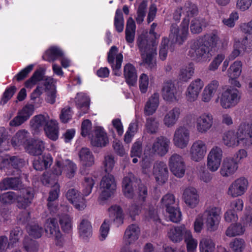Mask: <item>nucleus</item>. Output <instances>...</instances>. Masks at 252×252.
<instances>
[{
    "mask_svg": "<svg viewBox=\"0 0 252 252\" xmlns=\"http://www.w3.org/2000/svg\"><path fill=\"white\" fill-rule=\"evenodd\" d=\"M218 38L217 34L211 33L191 40L188 55L197 62L209 61L212 56L211 52L216 46Z\"/></svg>",
    "mask_w": 252,
    "mask_h": 252,
    "instance_id": "obj_1",
    "label": "nucleus"
},
{
    "mask_svg": "<svg viewBox=\"0 0 252 252\" xmlns=\"http://www.w3.org/2000/svg\"><path fill=\"white\" fill-rule=\"evenodd\" d=\"M244 140L246 146L252 147V122L241 123L237 132L228 130L223 136V143L228 147L238 146Z\"/></svg>",
    "mask_w": 252,
    "mask_h": 252,
    "instance_id": "obj_2",
    "label": "nucleus"
},
{
    "mask_svg": "<svg viewBox=\"0 0 252 252\" xmlns=\"http://www.w3.org/2000/svg\"><path fill=\"white\" fill-rule=\"evenodd\" d=\"M189 19L184 18L180 27L176 23L171 24L169 37L172 42L182 45L186 41L189 35Z\"/></svg>",
    "mask_w": 252,
    "mask_h": 252,
    "instance_id": "obj_3",
    "label": "nucleus"
},
{
    "mask_svg": "<svg viewBox=\"0 0 252 252\" xmlns=\"http://www.w3.org/2000/svg\"><path fill=\"white\" fill-rule=\"evenodd\" d=\"M218 98L220 100V106L224 109H228L235 106L239 102L241 95L239 91L232 87L222 88L219 93Z\"/></svg>",
    "mask_w": 252,
    "mask_h": 252,
    "instance_id": "obj_4",
    "label": "nucleus"
},
{
    "mask_svg": "<svg viewBox=\"0 0 252 252\" xmlns=\"http://www.w3.org/2000/svg\"><path fill=\"white\" fill-rule=\"evenodd\" d=\"M2 164L1 168L7 175L19 176L21 173L20 169L24 165L25 160L17 156H12L3 159Z\"/></svg>",
    "mask_w": 252,
    "mask_h": 252,
    "instance_id": "obj_5",
    "label": "nucleus"
},
{
    "mask_svg": "<svg viewBox=\"0 0 252 252\" xmlns=\"http://www.w3.org/2000/svg\"><path fill=\"white\" fill-rule=\"evenodd\" d=\"M45 231L49 237H54L56 245L62 246L63 245V235L60 230L58 220L56 218H49L45 225Z\"/></svg>",
    "mask_w": 252,
    "mask_h": 252,
    "instance_id": "obj_6",
    "label": "nucleus"
},
{
    "mask_svg": "<svg viewBox=\"0 0 252 252\" xmlns=\"http://www.w3.org/2000/svg\"><path fill=\"white\" fill-rule=\"evenodd\" d=\"M100 186L103 190L99 198L102 200H106L114 193L116 189V183L114 176L109 174L104 176L101 180Z\"/></svg>",
    "mask_w": 252,
    "mask_h": 252,
    "instance_id": "obj_7",
    "label": "nucleus"
},
{
    "mask_svg": "<svg viewBox=\"0 0 252 252\" xmlns=\"http://www.w3.org/2000/svg\"><path fill=\"white\" fill-rule=\"evenodd\" d=\"M221 209L219 207H213L207 209L204 214H206V225L209 231H215L220 223Z\"/></svg>",
    "mask_w": 252,
    "mask_h": 252,
    "instance_id": "obj_8",
    "label": "nucleus"
},
{
    "mask_svg": "<svg viewBox=\"0 0 252 252\" xmlns=\"http://www.w3.org/2000/svg\"><path fill=\"white\" fill-rule=\"evenodd\" d=\"M117 47L113 46L110 49L107 55V62L111 65L113 75L120 76L122 74L121 70L123 61V55L121 53L117 54L116 56L111 55V52L116 50Z\"/></svg>",
    "mask_w": 252,
    "mask_h": 252,
    "instance_id": "obj_9",
    "label": "nucleus"
},
{
    "mask_svg": "<svg viewBox=\"0 0 252 252\" xmlns=\"http://www.w3.org/2000/svg\"><path fill=\"white\" fill-rule=\"evenodd\" d=\"M169 165L171 171L177 177H183L185 172V164L180 155L175 154L169 159Z\"/></svg>",
    "mask_w": 252,
    "mask_h": 252,
    "instance_id": "obj_10",
    "label": "nucleus"
},
{
    "mask_svg": "<svg viewBox=\"0 0 252 252\" xmlns=\"http://www.w3.org/2000/svg\"><path fill=\"white\" fill-rule=\"evenodd\" d=\"M158 41L155 40V38H151L149 35L145 34H141L138 36L136 44L141 54H143L144 52H147L153 48H157Z\"/></svg>",
    "mask_w": 252,
    "mask_h": 252,
    "instance_id": "obj_11",
    "label": "nucleus"
},
{
    "mask_svg": "<svg viewBox=\"0 0 252 252\" xmlns=\"http://www.w3.org/2000/svg\"><path fill=\"white\" fill-rule=\"evenodd\" d=\"M222 152L218 147L213 148L210 152L207 158L208 168L212 171H215L219 168L221 162Z\"/></svg>",
    "mask_w": 252,
    "mask_h": 252,
    "instance_id": "obj_12",
    "label": "nucleus"
},
{
    "mask_svg": "<svg viewBox=\"0 0 252 252\" xmlns=\"http://www.w3.org/2000/svg\"><path fill=\"white\" fill-rule=\"evenodd\" d=\"M248 184V180L245 178L241 177L237 179L230 186L228 194L232 197L241 196L245 192Z\"/></svg>",
    "mask_w": 252,
    "mask_h": 252,
    "instance_id": "obj_13",
    "label": "nucleus"
},
{
    "mask_svg": "<svg viewBox=\"0 0 252 252\" xmlns=\"http://www.w3.org/2000/svg\"><path fill=\"white\" fill-rule=\"evenodd\" d=\"M33 197L34 192L31 188L23 189L20 191V195H16L17 207L19 209H26L31 204Z\"/></svg>",
    "mask_w": 252,
    "mask_h": 252,
    "instance_id": "obj_14",
    "label": "nucleus"
},
{
    "mask_svg": "<svg viewBox=\"0 0 252 252\" xmlns=\"http://www.w3.org/2000/svg\"><path fill=\"white\" fill-rule=\"evenodd\" d=\"M153 174L158 184L165 183L168 179V170L163 161H157L153 168Z\"/></svg>",
    "mask_w": 252,
    "mask_h": 252,
    "instance_id": "obj_15",
    "label": "nucleus"
},
{
    "mask_svg": "<svg viewBox=\"0 0 252 252\" xmlns=\"http://www.w3.org/2000/svg\"><path fill=\"white\" fill-rule=\"evenodd\" d=\"M83 195L74 189H69L66 193L68 200L79 210L84 209L86 206L85 200Z\"/></svg>",
    "mask_w": 252,
    "mask_h": 252,
    "instance_id": "obj_16",
    "label": "nucleus"
},
{
    "mask_svg": "<svg viewBox=\"0 0 252 252\" xmlns=\"http://www.w3.org/2000/svg\"><path fill=\"white\" fill-rule=\"evenodd\" d=\"M206 149V145L204 141L197 140L194 142L190 150L191 158L195 161H199L205 155Z\"/></svg>",
    "mask_w": 252,
    "mask_h": 252,
    "instance_id": "obj_17",
    "label": "nucleus"
},
{
    "mask_svg": "<svg viewBox=\"0 0 252 252\" xmlns=\"http://www.w3.org/2000/svg\"><path fill=\"white\" fill-rule=\"evenodd\" d=\"M189 133L188 129L184 127H180L175 132L174 142L175 145L181 149L184 148L188 144Z\"/></svg>",
    "mask_w": 252,
    "mask_h": 252,
    "instance_id": "obj_18",
    "label": "nucleus"
},
{
    "mask_svg": "<svg viewBox=\"0 0 252 252\" xmlns=\"http://www.w3.org/2000/svg\"><path fill=\"white\" fill-rule=\"evenodd\" d=\"M94 136L91 139V144L94 147H105L109 142L106 132L102 126H97L94 131Z\"/></svg>",
    "mask_w": 252,
    "mask_h": 252,
    "instance_id": "obj_19",
    "label": "nucleus"
},
{
    "mask_svg": "<svg viewBox=\"0 0 252 252\" xmlns=\"http://www.w3.org/2000/svg\"><path fill=\"white\" fill-rule=\"evenodd\" d=\"M204 86L203 82L200 79H196L191 82L188 87L186 95L188 100L190 102L194 101Z\"/></svg>",
    "mask_w": 252,
    "mask_h": 252,
    "instance_id": "obj_20",
    "label": "nucleus"
},
{
    "mask_svg": "<svg viewBox=\"0 0 252 252\" xmlns=\"http://www.w3.org/2000/svg\"><path fill=\"white\" fill-rule=\"evenodd\" d=\"M22 186L21 178L19 177H7L0 182V190H20Z\"/></svg>",
    "mask_w": 252,
    "mask_h": 252,
    "instance_id": "obj_21",
    "label": "nucleus"
},
{
    "mask_svg": "<svg viewBox=\"0 0 252 252\" xmlns=\"http://www.w3.org/2000/svg\"><path fill=\"white\" fill-rule=\"evenodd\" d=\"M213 123V116L210 114H204L197 119L196 128L200 133H205L212 126Z\"/></svg>",
    "mask_w": 252,
    "mask_h": 252,
    "instance_id": "obj_22",
    "label": "nucleus"
},
{
    "mask_svg": "<svg viewBox=\"0 0 252 252\" xmlns=\"http://www.w3.org/2000/svg\"><path fill=\"white\" fill-rule=\"evenodd\" d=\"M177 91L175 84L171 81L164 82L162 89V94L163 99L167 101L173 102L176 100Z\"/></svg>",
    "mask_w": 252,
    "mask_h": 252,
    "instance_id": "obj_23",
    "label": "nucleus"
},
{
    "mask_svg": "<svg viewBox=\"0 0 252 252\" xmlns=\"http://www.w3.org/2000/svg\"><path fill=\"white\" fill-rule=\"evenodd\" d=\"M124 75L126 82L129 86H134L137 82V71L135 66L130 63H127L124 67Z\"/></svg>",
    "mask_w": 252,
    "mask_h": 252,
    "instance_id": "obj_24",
    "label": "nucleus"
},
{
    "mask_svg": "<svg viewBox=\"0 0 252 252\" xmlns=\"http://www.w3.org/2000/svg\"><path fill=\"white\" fill-rule=\"evenodd\" d=\"M237 168L238 163L234 158H226L223 161L220 173L223 177H228L233 174Z\"/></svg>",
    "mask_w": 252,
    "mask_h": 252,
    "instance_id": "obj_25",
    "label": "nucleus"
},
{
    "mask_svg": "<svg viewBox=\"0 0 252 252\" xmlns=\"http://www.w3.org/2000/svg\"><path fill=\"white\" fill-rule=\"evenodd\" d=\"M185 202L190 208H194L199 202V195L193 188L186 189L183 193Z\"/></svg>",
    "mask_w": 252,
    "mask_h": 252,
    "instance_id": "obj_26",
    "label": "nucleus"
},
{
    "mask_svg": "<svg viewBox=\"0 0 252 252\" xmlns=\"http://www.w3.org/2000/svg\"><path fill=\"white\" fill-rule=\"evenodd\" d=\"M46 69L43 67H39L36 69L32 76L24 83L25 87L27 89H31L38 82L43 81L46 76H45Z\"/></svg>",
    "mask_w": 252,
    "mask_h": 252,
    "instance_id": "obj_27",
    "label": "nucleus"
},
{
    "mask_svg": "<svg viewBox=\"0 0 252 252\" xmlns=\"http://www.w3.org/2000/svg\"><path fill=\"white\" fill-rule=\"evenodd\" d=\"M53 162V158L50 154H44L35 159L32 165L36 170L42 171L50 167Z\"/></svg>",
    "mask_w": 252,
    "mask_h": 252,
    "instance_id": "obj_28",
    "label": "nucleus"
},
{
    "mask_svg": "<svg viewBox=\"0 0 252 252\" xmlns=\"http://www.w3.org/2000/svg\"><path fill=\"white\" fill-rule=\"evenodd\" d=\"M64 56V53L61 48L53 46L50 47L42 56L43 60L49 62H53Z\"/></svg>",
    "mask_w": 252,
    "mask_h": 252,
    "instance_id": "obj_29",
    "label": "nucleus"
},
{
    "mask_svg": "<svg viewBox=\"0 0 252 252\" xmlns=\"http://www.w3.org/2000/svg\"><path fill=\"white\" fill-rule=\"evenodd\" d=\"M26 149L28 153L31 155H41L44 150V143L39 139L32 140L28 142Z\"/></svg>",
    "mask_w": 252,
    "mask_h": 252,
    "instance_id": "obj_30",
    "label": "nucleus"
},
{
    "mask_svg": "<svg viewBox=\"0 0 252 252\" xmlns=\"http://www.w3.org/2000/svg\"><path fill=\"white\" fill-rule=\"evenodd\" d=\"M168 150V140L166 138L160 136L157 138L152 146V150L154 153L160 156L166 154Z\"/></svg>",
    "mask_w": 252,
    "mask_h": 252,
    "instance_id": "obj_31",
    "label": "nucleus"
},
{
    "mask_svg": "<svg viewBox=\"0 0 252 252\" xmlns=\"http://www.w3.org/2000/svg\"><path fill=\"white\" fill-rule=\"evenodd\" d=\"M46 135L48 138L53 141H56L59 137V127L56 120H51L44 127Z\"/></svg>",
    "mask_w": 252,
    "mask_h": 252,
    "instance_id": "obj_32",
    "label": "nucleus"
},
{
    "mask_svg": "<svg viewBox=\"0 0 252 252\" xmlns=\"http://www.w3.org/2000/svg\"><path fill=\"white\" fill-rule=\"evenodd\" d=\"M140 229L139 227L134 224L128 226L126 230L124 238L126 244L130 245L134 243L139 238Z\"/></svg>",
    "mask_w": 252,
    "mask_h": 252,
    "instance_id": "obj_33",
    "label": "nucleus"
},
{
    "mask_svg": "<svg viewBox=\"0 0 252 252\" xmlns=\"http://www.w3.org/2000/svg\"><path fill=\"white\" fill-rule=\"evenodd\" d=\"M187 231L190 230L187 229L185 225L183 224L171 229L168 233V236L172 242H179L183 238L185 239V234Z\"/></svg>",
    "mask_w": 252,
    "mask_h": 252,
    "instance_id": "obj_34",
    "label": "nucleus"
},
{
    "mask_svg": "<svg viewBox=\"0 0 252 252\" xmlns=\"http://www.w3.org/2000/svg\"><path fill=\"white\" fill-rule=\"evenodd\" d=\"M159 104V95L154 93L146 102L144 108V114L146 116L152 115L157 110Z\"/></svg>",
    "mask_w": 252,
    "mask_h": 252,
    "instance_id": "obj_35",
    "label": "nucleus"
},
{
    "mask_svg": "<svg viewBox=\"0 0 252 252\" xmlns=\"http://www.w3.org/2000/svg\"><path fill=\"white\" fill-rule=\"evenodd\" d=\"M79 158L84 166L90 167L94 163V157L89 148H82L79 152Z\"/></svg>",
    "mask_w": 252,
    "mask_h": 252,
    "instance_id": "obj_36",
    "label": "nucleus"
},
{
    "mask_svg": "<svg viewBox=\"0 0 252 252\" xmlns=\"http://www.w3.org/2000/svg\"><path fill=\"white\" fill-rule=\"evenodd\" d=\"M60 186H54L52 187V189L49 192V197L48 198L47 206L49 210L51 211H55L57 209V205H54L53 202L57 199L60 192Z\"/></svg>",
    "mask_w": 252,
    "mask_h": 252,
    "instance_id": "obj_37",
    "label": "nucleus"
},
{
    "mask_svg": "<svg viewBox=\"0 0 252 252\" xmlns=\"http://www.w3.org/2000/svg\"><path fill=\"white\" fill-rule=\"evenodd\" d=\"M180 110L179 108L175 107L167 113L164 118V123L168 127L173 126L179 117Z\"/></svg>",
    "mask_w": 252,
    "mask_h": 252,
    "instance_id": "obj_38",
    "label": "nucleus"
},
{
    "mask_svg": "<svg viewBox=\"0 0 252 252\" xmlns=\"http://www.w3.org/2000/svg\"><path fill=\"white\" fill-rule=\"evenodd\" d=\"M79 233L80 237L85 239L92 235V227L90 221L83 219L81 221L79 227Z\"/></svg>",
    "mask_w": 252,
    "mask_h": 252,
    "instance_id": "obj_39",
    "label": "nucleus"
},
{
    "mask_svg": "<svg viewBox=\"0 0 252 252\" xmlns=\"http://www.w3.org/2000/svg\"><path fill=\"white\" fill-rule=\"evenodd\" d=\"M133 182L128 177H125L122 182L123 191L124 195L127 198H132L134 195Z\"/></svg>",
    "mask_w": 252,
    "mask_h": 252,
    "instance_id": "obj_40",
    "label": "nucleus"
},
{
    "mask_svg": "<svg viewBox=\"0 0 252 252\" xmlns=\"http://www.w3.org/2000/svg\"><path fill=\"white\" fill-rule=\"evenodd\" d=\"M28 132L25 129H21L16 132L12 138L11 142L13 147L24 144L28 140Z\"/></svg>",
    "mask_w": 252,
    "mask_h": 252,
    "instance_id": "obj_41",
    "label": "nucleus"
},
{
    "mask_svg": "<svg viewBox=\"0 0 252 252\" xmlns=\"http://www.w3.org/2000/svg\"><path fill=\"white\" fill-rule=\"evenodd\" d=\"M58 177L57 175L47 171L43 174L41 181L44 185L53 187L56 185L60 186L58 183Z\"/></svg>",
    "mask_w": 252,
    "mask_h": 252,
    "instance_id": "obj_42",
    "label": "nucleus"
},
{
    "mask_svg": "<svg viewBox=\"0 0 252 252\" xmlns=\"http://www.w3.org/2000/svg\"><path fill=\"white\" fill-rule=\"evenodd\" d=\"M242 65L241 61L234 62L227 70L228 77L230 78H238L242 72Z\"/></svg>",
    "mask_w": 252,
    "mask_h": 252,
    "instance_id": "obj_43",
    "label": "nucleus"
},
{
    "mask_svg": "<svg viewBox=\"0 0 252 252\" xmlns=\"http://www.w3.org/2000/svg\"><path fill=\"white\" fill-rule=\"evenodd\" d=\"M183 12L185 13L186 17L189 19V18L193 17L197 15L198 13V9L196 4L193 3L190 1H187L184 7H183Z\"/></svg>",
    "mask_w": 252,
    "mask_h": 252,
    "instance_id": "obj_44",
    "label": "nucleus"
},
{
    "mask_svg": "<svg viewBox=\"0 0 252 252\" xmlns=\"http://www.w3.org/2000/svg\"><path fill=\"white\" fill-rule=\"evenodd\" d=\"M193 64L190 63L188 66L181 69L179 74V79L182 81L187 82L194 73Z\"/></svg>",
    "mask_w": 252,
    "mask_h": 252,
    "instance_id": "obj_45",
    "label": "nucleus"
},
{
    "mask_svg": "<svg viewBox=\"0 0 252 252\" xmlns=\"http://www.w3.org/2000/svg\"><path fill=\"white\" fill-rule=\"evenodd\" d=\"M185 242L187 245L188 252H194L196 251L197 246V241L193 238L191 232L187 231L185 234Z\"/></svg>",
    "mask_w": 252,
    "mask_h": 252,
    "instance_id": "obj_46",
    "label": "nucleus"
},
{
    "mask_svg": "<svg viewBox=\"0 0 252 252\" xmlns=\"http://www.w3.org/2000/svg\"><path fill=\"white\" fill-rule=\"evenodd\" d=\"M245 231V227L240 223L232 224L226 230L225 234L228 237H233L243 234Z\"/></svg>",
    "mask_w": 252,
    "mask_h": 252,
    "instance_id": "obj_47",
    "label": "nucleus"
},
{
    "mask_svg": "<svg viewBox=\"0 0 252 252\" xmlns=\"http://www.w3.org/2000/svg\"><path fill=\"white\" fill-rule=\"evenodd\" d=\"M77 95L76 104L80 108H84L83 114L87 113L90 106V98L83 93H78Z\"/></svg>",
    "mask_w": 252,
    "mask_h": 252,
    "instance_id": "obj_48",
    "label": "nucleus"
},
{
    "mask_svg": "<svg viewBox=\"0 0 252 252\" xmlns=\"http://www.w3.org/2000/svg\"><path fill=\"white\" fill-rule=\"evenodd\" d=\"M166 212L169 215L170 220L175 223L180 222L182 220V213L178 207H167Z\"/></svg>",
    "mask_w": 252,
    "mask_h": 252,
    "instance_id": "obj_49",
    "label": "nucleus"
},
{
    "mask_svg": "<svg viewBox=\"0 0 252 252\" xmlns=\"http://www.w3.org/2000/svg\"><path fill=\"white\" fill-rule=\"evenodd\" d=\"M59 222L63 231L65 233H69L72 229V220L67 214L62 215Z\"/></svg>",
    "mask_w": 252,
    "mask_h": 252,
    "instance_id": "obj_50",
    "label": "nucleus"
},
{
    "mask_svg": "<svg viewBox=\"0 0 252 252\" xmlns=\"http://www.w3.org/2000/svg\"><path fill=\"white\" fill-rule=\"evenodd\" d=\"M108 211L110 213L114 214L115 221L118 222L119 224L123 223V211L120 206L117 205H112L108 209Z\"/></svg>",
    "mask_w": 252,
    "mask_h": 252,
    "instance_id": "obj_51",
    "label": "nucleus"
},
{
    "mask_svg": "<svg viewBox=\"0 0 252 252\" xmlns=\"http://www.w3.org/2000/svg\"><path fill=\"white\" fill-rule=\"evenodd\" d=\"M114 26L116 30L118 32H121L123 31L124 27V19L123 12L120 9H117L115 12Z\"/></svg>",
    "mask_w": 252,
    "mask_h": 252,
    "instance_id": "obj_52",
    "label": "nucleus"
},
{
    "mask_svg": "<svg viewBox=\"0 0 252 252\" xmlns=\"http://www.w3.org/2000/svg\"><path fill=\"white\" fill-rule=\"evenodd\" d=\"M158 123L154 117H149L146 119L145 128L147 133L155 134L157 132L158 128Z\"/></svg>",
    "mask_w": 252,
    "mask_h": 252,
    "instance_id": "obj_53",
    "label": "nucleus"
},
{
    "mask_svg": "<svg viewBox=\"0 0 252 252\" xmlns=\"http://www.w3.org/2000/svg\"><path fill=\"white\" fill-rule=\"evenodd\" d=\"M27 230L29 235L35 239L40 238L43 232L42 227L38 224L28 225Z\"/></svg>",
    "mask_w": 252,
    "mask_h": 252,
    "instance_id": "obj_54",
    "label": "nucleus"
},
{
    "mask_svg": "<svg viewBox=\"0 0 252 252\" xmlns=\"http://www.w3.org/2000/svg\"><path fill=\"white\" fill-rule=\"evenodd\" d=\"M49 117L43 115L35 116L32 119L33 123L32 126L36 128H39L42 126H46L48 124Z\"/></svg>",
    "mask_w": 252,
    "mask_h": 252,
    "instance_id": "obj_55",
    "label": "nucleus"
},
{
    "mask_svg": "<svg viewBox=\"0 0 252 252\" xmlns=\"http://www.w3.org/2000/svg\"><path fill=\"white\" fill-rule=\"evenodd\" d=\"M94 180L90 177H84L83 185V196H88L92 192V189L94 185Z\"/></svg>",
    "mask_w": 252,
    "mask_h": 252,
    "instance_id": "obj_56",
    "label": "nucleus"
},
{
    "mask_svg": "<svg viewBox=\"0 0 252 252\" xmlns=\"http://www.w3.org/2000/svg\"><path fill=\"white\" fill-rule=\"evenodd\" d=\"M215 244L211 240L203 239L199 243V250L200 252H213L215 249Z\"/></svg>",
    "mask_w": 252,
    "mask_h": 252,
    "instance_id": "obj_57",
    "label": "nucleus"
},
{
    "mask_svg": "<svg viewBox=\"0 0 252 252\" xmlns=\"http://www.w3.org/2000/svg\"><path fill=\"white\" fill-rule=\"evenodd\" d=\"M147 6V3L145 0H143L139 5L137 11V17L136 18L137 23L140 24L143 22L144 18L146 16Z\"/></svg>",
    "mask_w": 252,
    "mask_h": 252,
    "instance_id": "obj_58",
    "label": "nucleus"
},
{
    "mask_svg": "<svg viewBox=\"0 0 252 252\" xmlns=\"http://www.w3.org/2000/svg\"><path fill=\"white\" fill-rule=\"evenodd\" d=\"M76 169V164L69 160L66 161V164L63 163V170L65 171L66 176L68 178L74 176Z\"/></svg>",
    "mask_w": 252,
    "mask_h": 252,
    "instance_id": "obj_59",
    "label": "nucleus"
},
{
    "mask_svg": "<svg viewBox=\"0 0 252 252\" xmlns=\"http://www.w3.org/2000/svg\"><path fill=\"white\" fill-rule=\"evenodd\" d=\"M16 193L8 191L0 194V202L3 204H11L16 200Z\"/></svg>",
    "mask_w": 252,
    "mask_h": 252,
    "instance_id": "obj_60",
    "label": "nucleus"
},
{
    "mask_svg": "<svg viewBox=\"0 0 252 252\" xmlns=\"http://www.w3.org/2000/svg\"><path fill=\"white\" fill-rule=\"evenodd\" d=\"M34 65L31 64L27 66L26 67L22 69L18 72L13 78L16 79L17 81L20 82L24 80L27 77L28 74L32 70Z\"/></svg>",
    "mask_w": 252,
    "mask_h": 252,
    "instance_id": "obj_61",
    "label": "nucleus"
},
{
    "mask_svg": "<svg viewBox=\"0 0 252 252\" xmlns=\"http://www.w3.org/2000/svg\"><path fill=\"white\" fill-rule=\"evenodd\" d=\"M23 246L26 252H37L38 251L37 243L32 239H25L23 242Z\"/></svg>",
    "mask_w": 252,
    "mask_h": 252,
    "instance_id": "obj_62",
    "label": "nucleus"
},
{
    "mask_svg": "<svg viewBox=\"0 0 252 252\" xmlns=\"http://www.w3.org/2000/svg\"><path fill=\"white\" fill-rule=\"evenodd\" d=\"M230 247L234 252H242L245 245V241L241 238H235L230 243Z\"/></svg>",
    "mask_w": 252,
    "mask_h": 252,
    "instance_id": "obj_63",
    "label": "nucleus"
},
{
    "mask_svg": "<svg viewBox=\"0 0 252 252\" xmlns=\"http://www.w3.org/2000/svg\"><path fill=\"white\" fill-rule=\"evenodd\" d=\"M16 91V87L15 86L6 88L3 94L0 103H3V104L6 103L13 96Z\"/></svg>",
    "mask_w": 252,
    "mask_h": 252,
    "instance_id": "obj_64",
    "label": "nucleus"
}]
</instances>
